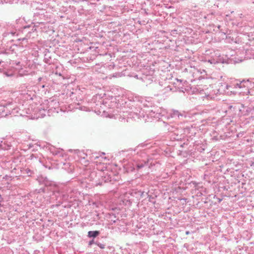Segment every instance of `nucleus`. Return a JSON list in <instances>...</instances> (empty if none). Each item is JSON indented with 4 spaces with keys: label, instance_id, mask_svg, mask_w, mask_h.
<instances>
[{
    "label": "nucleus",
    "instance_id": "6",
    "mask_svg": "<svg viewBox=\"0 0 254 254\" xmlns=\"http://www.w3.org/2000/svg\"><path fill=\"white\" fill-rule=\"evenodd\" d=\"M149 192V191L145 192L144 191L139 190L137 193L141 197L147 196V198H148L149 201L153 204H155L156 203L155 199L157 196L156 195H151Z\"/></svg>",
    "mask_w": 254,
    "mask_h": 254
},
{
    "label": "nucleus",
    "instance_id": "39",
    "mask_svg": "<svg viewBox=\"0 0 254 254\" xmlns=\"http://www.w3.org/2000/svg\"><path fill=\"white\" fill-rule=\"evenodd\" d=\"M42 77H39V78H38V81H40L42 80Z\"/></svg>",
    "mask_w": 254,
    "mask_h": 254
},
{
    "label": "nucleus",
    "instance_id": "4",
    "mask_svg": "<svg viewBox=\"0 0 254 254\" xmlns=\"http://www.w3.org/2000/svg\"><path fill=\"white\" fill-rule=\"evenodd\" d=\"M151 164L149 163V160H141L134 162L135 171L137 172L136 174V178L144 175L149 173Z\"/></svg>",
    "mask_w": 254,
    "mask_h": 254
},
{
    "label": "nucleus",
    "instance_id": "40",
    "mask_svg": "<svg viewBox=\"0 0 254 254\" xmlns=\"http://www.w3.org/2000/svg\"><path fill=\"white\" fill-rule=\"evenodd\" d=\"M96 175V173H95L94 172H93L91 174L92 176L93 175Z\"/></svg>",
    "mask_w": 254,
    "mask_h": 254
},
{
    "label": "nucleus",
    "instance_id": "11",
    "mask_svg": "<svg viewBox=\"0 0 254 254\" xmlns=\"http://www.w3.org/2000/svg\"><path fill=\"white\" fill-rule=\"evenodd\" d=\"M169 114H170V116L172 117V118H176V117H179L180 116H183V115L180 113L179 111L178 110H174V109H171L169 111Z\"/></svg>",
    "mask_w": 254,
    "mask_h": 254
},
{
    "label": "nucleus",
    "instance_id": "7",
    "mask_svg": "<svg viewBox=\"0 0 254 254\" xmlns=\"http://www.w3.org/2000/svg\"><path fill=\"white\" fill-rule=\"evenodd\" d=\"M123 171L125 173H129L135 172L134 163L128 162L123 166Z\"/></svg>",
    "mask_w": 254,
    "mask_h": 254
},
{
    "label": "nucleus",
    "instance_id": "45",
    "mask_svg": "<svg viewBox=\"0 0 254 254\" xmlns=\"http://www.w3.org/2000/svg\"><path fill=\"white\" fill-rule=\"evenodd\" d=\"M95 158H99V156H96L95 157Z\"/></svg>",
    "mask_w": 254,
    "mask_h": 254
},
{
    "label": "nucleus",
    "instance_id": "3",
    "mask_svg": "<svg viewBox=\"0 0 254 254\" xmlns=\"http://www.w3.org/2000/svg\"><path fill=\"white\" fill-rule=\"evenodd\" d=\"M36 181L38 182L39 185L43 186L38 190L39 193H45L49 190H52L56 186L54 182L43 175L38 176Z\"/></svg>",
    "mask_w": 254,
    "mask_h": 254
},
{
    "label": "nucleus",
    "instance_id": "27",
    "mask_svg": "<svg viewBox=\"0 0 254 254\" xmlns=\"http://www.w3.org/2000/svg\"><path fill=\"white\" fill-rule=\"evenodd\" d=\"M96 242L94 241V240L93 239H92V240H90L89 243H88V245L89 246H91L92 244H95Z\"/></svg>",
    "mask_w": 254,
    "mask_h": 254
},
{
    "label": "nucleus",
    "instance_id": "23",
    "mask_svg": "<svg viewBox=\"0 0 254 254\" xmlns=\"http://www.w3.org/2000/svg\"><path fill=\"white\" fill-rule=\"evenodd\" d=\"M218 29L220 30V32L223 34L224 35H226V32L224 31L223 30V29H222L221 28V26L219 25H218L217 26H215Z\"/></svg>",
    "mask_w": 254,
    "mask_h": 254
},
{
    "label": "nucleus",
    "instance_id": "21",
    "mask_svg": "<svg viewBox=\"0 0 254 254\" xmlns=\"http://www.w3.org/2000/svg\"><path fill=\"white\" fill-rule=\"evenodd\" d=\"M95 244H96L97 246H98L100 248H101L102 249H104L105 248V245H104L98 241H96L95 243Z\"/></svg>",
    "mask_w": 254,
    "mask_h": 254
},
{
    "label": "nucleus",
    "instance_id": "29",
    "mask_svg": "<svg viewBox=\"0 0 254 254\" xmlns=\"http://www.w3.org/2000/svg\"><path fill=\"white\" fill-rule=\"evenodd\" d=\"M174 139L176 140H180L181 139V138L180 137V136H179L178 135H177L176 137H174Z\"/></svg>",
    "mask_w": 254,
    "mask_h": 254
},
{
    "label": "nucleus",
    "instance_id": "25",
    "mask_svg": "<svg viewBox=\"0 0 254 254\" xmlns=\"http://www.w3.org/2000/svg\"><path fill=\"white\" fill-rule=\"evenodd\" d=\"M188 144H189V143H188V139L186 142H185L183 144H181L180 145V147H184L185 146H187L188 145Z\"/></svg>",
    "mask_w": 254,
    "mask_h": 254
},
{
    "label": "nucleus",
    "instance_id": "14",
    "mask_svg": "<svg viewBox=\"0 0 254 254\" xmlns=\"http://www.w3.org/2000/svg\"><path fill=\"white\" fill-rule=\"evenodd\" d=\"M195 151H198V152H202V151H203L204 150H205V145L204 144H195Z\"/></svg>",
    "mask_w": 254,
    "mask_h": 254
},
{
    "label": "nucleus",
    "instance_id": "46",
    "mask_svg": "<svg viewBox=\"0 0 254 254\" xmlns=\"http://www.w3.org/2000/svg\"><path fill=\"white\" fill-rule=\"evenodd\" d=\"M31 33V31H28V33Z\"/></svg>",
    "mask_w": 254,
    "mask_h": 254
},
{
    "label": "nucleus",
    "instance_id": "42",
    "mask_svg": "<svg viewBox=\"0 0 254 254\" xmlns=\"http://www.w3.org/2000/svg\"><path fill=\"white\" fill-rule=\"evenodd\" d=\"M41 87H42V88H44L45 87V85H42V86H41Z\"/></svg>",
    "mask_w": 254,
    "mask_h": 254
},
{
    "label": "nucleus",
    "instance_id": "28",
    "mask_svg": "<svg viewBox=\"0 0 254 254\" xmlns=\"http://www.w3.org/2000/svg\"><path fill=\"white\" fill-rule=\"evenodd\" d=\"M44 166L45 168H48L49 169H51L52 168L50 166H49L48 165H45L44 164V163H43V161H42V163H41Z\"/></svg>",
    "mask_w": 254,
    "mask_h": 254
},
{
    "label": "nucleus",
    "instance_id": "48",
    "mask_svg": "<svg viewBox=\"0 0 254 254\" xmlns=\"http://www.w3.org/2000/svg\"><path fill=\"white\" fill-rule=\"evenodd\" d=\"M109 97H111V99H112V98H113V96H109Z\"/></svg>",
    "mask_w": 254,
    "mask_h": 254
},
{
    "label": "nucleus",
    "instance_id": "31",
    "mask_svg": "<svg viewBox=\"0 0 254 254\" xmlns=\"http://www.w3.org/2000/svg\"><path fill=\"white\" fill-rule=\"evenodd\" d=\"M55 74H56V75H58L59 76H62V77H63V75H62V74H61V73H60V72H58V71H56L55 72Z\"/></svg>",
    "mask_w": 254,
    "mask_h": 254
},
{
    "label": "nucleus",
    "instance_id": "24",
    "mask_svg": "<svg viewBox=\"0 0 254 254\" xmlns=\"http://www.w3.org/2000/svg\"><path fill=\"white\" fill-rule=\"evenodd\" d=\"M31 28V26L30 25H27L23 27V31L24 32H27V30L30 29Z\"/></svg>",
    "mask_w": 254,
    "mask_h": 254
},
{
    "label": "nucleus",
    "instance_id": "44",
    "mask_svg": "<svg viewBox=\"0 0 254 254\" xmlns=\"http://www.w3.org/2000/svg\"><path fill=\"white\" fill-rule=\"evenodd\" d=\"M232 107H233V106H229V108H230V109H231Z\"/></svg>",
    "mask_w": 254,
    "mask_h": 254
},
{
    "label": "nucleus",
    "instance_id": "38",
    "mask_svg": "<svg viewBox=\"0 0 254 254\" xmlns=\"http://www.w3.org/2000/svg\"><path fill=\"white\" fill-rule=\"evenodd\" d=\"M250 119H252V120H254V116H251L250 117Z\"/></svg>",
    "mask_w": 254,
    "mask_h": 254
},
{
    "label": "nucleus",
    "instance_id": "16",
    "mask_svg": "<svg viewBox=\"0 0 254 254\" xmlns=\"http://www.w3.org/2000/svg\"><path fill=\"white\" fill-rule=\"evenodd\" d=\"M109 219L112 222V224L116 223V221L118 220V219L117 218L116 215L113 213L109 214Z\"/></svg>",
    "mask_w": 254,
    "mask_h": 254
},
{
    "label": "nucleus",
    "instance_id": "9",
    "mask_svg": "<svg viewBox=\"0 0 254 254\" xmlns=\"http://www.w3.org/2000/svg\"><path fill=\"white\" fill-rule=\"evenodd\" d=\"M74 153L77 155L79 158L85 159L87 157V154L85 153L83 150H79L78 149L74 150Z\"/></svg>",
    "mask_w": 254,
    "mask_h": 254
},
{
    "label": "nucleus",
    "instance_id": "15",
    "mask_svg": "<svg viewBox=\"0 0 254 254\" xmlns=\"http://www.w3.org/2000/svg\"><path fill=\"white\" fill-rule=\"evenodd\" d=\"M115 97L118 98V99H117L116 98H115L116 100H118V105H120V106H122V105H125L127 103V101H126V99H125V100L121 99V98L123 97L124 96H115Z\"/></svg>",
    "mask_w": 254,
    "mask_h": 254
},
{
    "label": "nucleus",
    "instance_id": "2",
    "mask_svg": "<svg viewBox=\"0 0 254 254\" xmlns=\"http://www.w3.org/2000/svg\"><path fill=\"white\" fill-rule=\"evenodd\" d=\"M235 88L237 91H231V92L233 94H239L242 95H248L250 93V89L254 87V83L252 82L249 80H243L239 81L234 84Z\"/></svg>",
    "mask_w": 254,
    "mask_h": 254
},
{
    "label": "nucleus",
    "instance_id": "13",
    "mask_svg": "<svg viewBox=\"0 0 254 254\" xmlns=\"http://www.w3.org/2000/svg\"><path fill=\"white\" fill-rule=\"evenodd\" d=\"M29 159L32 160L37 161L40 163H42V159L37 154H31L29 157Z\"/></svg>",
    "mask_w": 254,
    "mask_h": 254
},
{
    "label": "nucleus",
    "instance_id": "5",
    "mask_svg": "<svg viewBox=\"0 0 254 254\" xmlns=\"http://www.w3.org/2000/svg\"><path fill=\"white\" fill-rule=\"evenodd\" d=\"M98 176L101 178V179L104 180V183L110 182L113 184L115 182L117 181L116 178V176L112 172H109L108 170H102L98 173Z\"/></svg>",
    "mask_w": 254,
    "mask_h": 254
},
{
    "label": "nucleus",
    "instance_id": "51",
    "mask_svg": "<svg viewBox=\"0 0 254 254\" xmlns=\"http://www.w3.org/2000/svg\"><path fill=\"white\" fill-rule=\"evenodd\" d=\"M0 94H2V93L1 92V90H0Z\"/></svg>",
    "mask_w": 254,
    "mask_h": 254
},
{
    "label": "nucleus",
    "instance_id": "32",
    "mask_svg": "<svg viewBox=\"0 0 254 254\" xmlns=\"http://www.w3.org/2000/svg\"><path fill=\"white\" fill-rule=\"evenodd\" d=\"M0 54H2V55L5 56L7 55V53H6L5 52H1Z\"/></svg>",
    "mask_w": 254,
    "mask_h": 254
},
{
    "label": "nucleus",
    "instance_id": "22",
    "mask_svg": "<svg viewBox=\"0 0 254 254\" xmlns=\"http://www.w3.org/2000/svg\"><path fill=\"white\" fill-rule=\"evenodd\" d=\"M138 96H128L127 100L129 101H134V98H135L136 100L138 99Z\"/></svg>",
    "mask_w": 254,
    "mask_h": 254
},
{
    "label": "nucleus",
    "instance_id": "37",
    "mask_svg": "<svg viewBox=\"0 0 254 254\" xmlns=\"http://www.w3.org/2000/svg\"><path fill=\"white\" fill-rule=\"evenodd\" d=\"M165 89L166 90H169H169H171V88H170L169 87H167V88H166Z\"/></svg>",
    "mask_w": 254,
    "mask_h": 254
},
{
    "label": "nucleus",
    "instance_id": "35",
    "mask_svg": "<svg viewBox=\"0 0 254 254\" xmlns=\"http://www.w3.org/2000/svg\"><path fill=\"white\" fill-rule=\"evenodd\" d=\"M217 199H218V202L219 203L221 202V201L222 200V198H217Z\"/></svg>",
    "mask_w": 254,
    "mask_h": 254
},
{
    "label": "nucleus",
    "instance_id": "36",
    "mask_svg": "<svg viewBox=\"0 0 254 254\" xmlns=\"http://www.w3.org/2000/svg\"><path fill=\"white\" fill-rule=\"evenodd\" d=\"M190 234V231H187L186 232V234L187 235H189Z\"/></svg>",
    "mask_w": 254,
    "mask_h": 254
},
{
    "label": "nucleus",
    "instance_id": "41",
    "mask_svg": "<svg viewBox=\"0 0 254 254\" xmlns=\"http://www.w3.org/2000/svg\"><path fill=\"white\" fill-rule=\"evenodd\" d=\"M3 61H2V59H0V64L2 63Z\"/></svg>",
    "mask_w": 254,
    "mask_h": 254
},
{
    "label": "nucleus",
    "instance_id": "20",
    "mask_svg": "<svg viewBox=\"0 0 254 254\" xmlns=\"http://www.w3.org/2000/svg\"><path fill=\"white\" fill-rule=\"evenodd\" d=\"M96 186H98V185H99V186H102L103 185L104 183H105L104 182V180H102L101 179V178L100 177V178H99L98 179V181H96Z\"/></svg>",
    "mask_w": 254,
    "mask_h": 254
},
{
    "label": "nucleus",
    "instance_id": "52",
    "mask_svg": "<svg viewBox=\"0 0 254 254\" xmlns=\"http://www.w3.org/2000/svg\"><path fill=\"white\" fill-rule=\"evenodd\" d=\"M103 95L105 96V95H106V94L105 93H104Z\"/></svg>",
    "mask_w": 254,
    "mask_h": 254
},
{
    "label": "nucleus",
    "instance_id": "30",
    "mask_svg": "<svg viewBox=\"0 0 254 254\" xmlns=\"http://www.w3.org/2000/svg\"><path fill=\"white\" fill-rule=\"evenodd\" d=\"M203 97H205V98H206L207 99H208L209 98H210V99H214V98H215V97H214V96L212 97V96H204Z\"/></svg>",
    "mask_w": 254,
    "mask_h": 254
},
{
    "label": "nucleus",
    "instance_id": "47",
    "mask_svg": "<svg viewBox=\"0 0 254 254\" xmlns=\"http://www.w3.org/2000/svg\"><path fill=\"white\" fill-rule=\"evenodd\" d=\"M220 137L221 138V139H224V138H222V135H220Z\"/></svg>",
    "mask_w": 254,
    "mask_h": 254
},
{
    "label": "nucleus",
    "instance_id": "18",
    "mask_svg": "<svg viewBox=\"0 0 254 254\" xmlns=\"http://www.w3.org/2000/svg\"><path fill=\"white\" fill-rule=\"evenodd\" d=\"M0 105L1 106H3L4 107H7V106H9L12 105V103L10 102H7L6 101H3L0 102Z\"/></svg>",
    "mask_w": 254,
    "mask_h": 254
},
{
    "label": "nucleus",
    "instance_id": "10",
    "mask_svg": "<svg viewBox=\"0 0 254 254\" xmlns=\"http://www.w3.org/2000/svg\"><path fill=\"white\" fill-rule=\"evenodd\" d=\"M100 234V231H90L88 232L87 237L90 238H95L98 236Z\"/></svg>",
    "mask_w": 254,
    "mask_h": 254
},
{
    "label": "nucleus",
    "instance_id": "8",
    "mask_svg": "<svg viewBox=\"0 0 254 254\" xmlns=\"http://www.w3.org/2000/svg\"><path fill=\"white\" fill-rule=\"evenodd\" d=\"M190 184H192L193 186V187L195 188V193H196V195L198 196H201L202 195V190L203 188L202 187H199V185H200V184L197 183L195 182L192 181Z\"/></svg>",
    "mask_w": 254,
    "mask_h": 254
},
{
    "label": "nucleus",
    "instance_id": "33",
    "mask_svg": "<svg viewBox=\"0 0 254 254\" xmlns=\"http://www.w3.org/2000/svg\"><path fill=\"white\" fill-rule=\"evenodd\" d=\"M63 207L64 208H70L71 207V205L69 204H68L67 205L63 206Z\"/></svg>",
    "mask_w": 254,
    "mask_h": 254
},
{
    "label": "nucleus",
    "instance_id": "17",
    "mask_svg": "<svg viewBox=\"0 0 254 254\" xmlns=\"http://www.w3.org/2000/svg\"><path fill=\"white\" fill-rule=\"evenodd\" d=\"M51 59V56L49 55V53H46L44 55V61L45 63L48 64H50V60Z\"/></svg>",
    "mask_w": 254,
    "mask_h": 254
},
{
    "label": "nucleus",
    "instance_id": "50",
    "mask_svg": "<svg viewBox=\"0 0 254 254\" xmlns=\"http://www.w3.org/2000/svg\"><path fill=\"white\" fill-rule=\"evenodd\" d=\"M102 154L105 155V153H104V152H103V153H102Z\"/></svg>",
    "mask_w": 254,
    "mask_h": 254
},
{
    "label": "nucleus",
    "instance_id": "12",
    "mask_svg": "<svg viewBox=\"0 0 254 254\" xmlns=\"http://www.w3.org/2000/svg\"><path fill=\"white\" fill-rule=\"evenodd\" d=\"M235 84V83L232 84V85H227L226 86V88L227 90V91H226V94H229V93H230V94H232V93L231 92V91H237V90L236 89L235 87L234 86ZM232 94H233L232 93Z\"/></svg>",
    "mask_w": 254,
    "mask_h": 254
},
{
    "label": "nucleus",
    "instance_id": "34",
    "mask_svg": "<svg viewBox=\"0 0 254 254\" xmlns=\"http://www.w3.org/2000/svg\"><path fill=\"white\" fill-rule=\"evenodd\" d=\"M63 198L65 199L67 198V195L65 194H63Z\"/></svg>",
    "mask_w": 254,
    "mask_h": 254
},
{
    "label": "nucleus",
    "instance_id": "43",
    "mask_svg": "<svg viewBox=\"0 0 254 254\" xmlns=\"http://www.w3.org/2000/svg\"><path fill=\"white\" fill-rule=\"evenodd\" d=\"M139 146H140V145H139L138 147H139ZM140 146H145V145H144H144L140 144Z\"/></svg>",
    "mask_w": 254,
    "mask_h": 254
},
{
    "label": "nucleus",
    "instance_id": "49",
    "mask_svg": "<svg viewBox=\"0 0 254 254\" xmlns=\"http://www.w3.org/2000/svg\"><path fill=\"white\" fill-rule=\"evenodd\" d=\"M241 106H242V107H244L243 104H241Z\"/></svg>",
    "mask_w": 254,
    "mask_h": 254
},
{
    "label": "nucleus",
    "instance_id": "19",
    "mask_svg": "<svg viewBox=\"0 0 254 254\" xmlns=\"http://www.w3.org/2000/svg\"><path fill=\"white\" fill-rule=\"evenodd\" d=\"M25 173H26L28 176L32 177L34 174L33 171L30 170L29 168H26L24 170Z\"/></svg>",
    "mask_w": 254,
    "mask_h": 254
},
{
    "label": "nucleus",
    "instance_id": "26",
    "mask_svg": "<svg viewBox=\"0 0 254 254\" xmlns=\"http://www.w3.org/2000/svg\"><path fill=\"white\" fill-rule=\"evenodd\" d=\"M4 179H5V180H11V176H8V175H5L3 178Z\"/></svg>",
    "mask_w": 254,
    "mask_h": 254
},
{
    "label": "nucleus",
    "instance_id": "1",
    "mask_svg": "<svg viewBox=\"0 0 254 254\" xmlns=\"http://www.w3.org/2000/svg\"><path fill=\"white\" fill-rule=\"evenodd\" d=\"M31 100H35L36 105L40 104V109L46 110L48 109L56 108L59 107V102L53 98V97L49 99H45L43 101L41 96H32L30 98Z\"/></svg>",
    "mask_w": 254,
    "mask_h": 254
}]
</instances>
